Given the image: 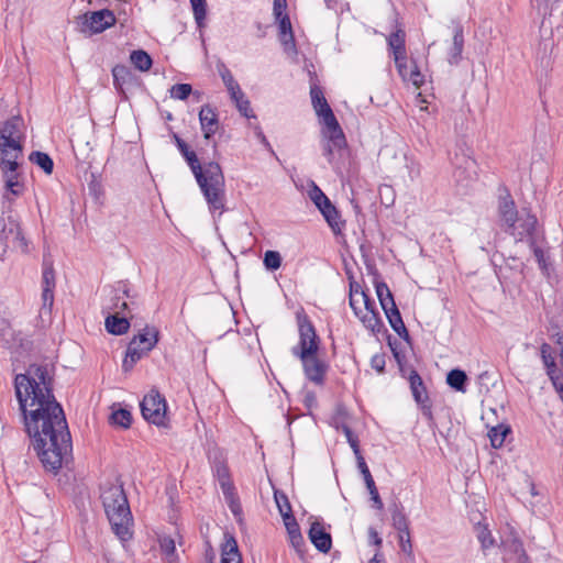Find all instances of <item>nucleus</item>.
I'll use <instances>...</instances> for the list:
<instances>
[{
	"mask_svg": "<svg viewBox=\"0 0 563 563\" xmlns=\"http://www.w3.org/2000/svg\"><path fill=\"white\" fill-rule=\"evenodd\" d=\"M362 322L374 333H379L382 330L386 331L379 314L375 310L371 309V311L362 318Z\"/></svg>",
	"mask_w": 563,
	"mask_h": 563,
	"instance_id": "obj_39",
	"label": "nucleus"
},
{
	"mask_svg": "<svg viewBox=\"0 0 563 563\" xmlns=\"http://www.w3.org/2000/svg\"><path fill=\"white\" fill-rule=\"evenodd\" d=\"M540 14L547 15L551 12L553 4L560 0H531Z\"/></svg>",
	"mask_w": 563,
	"mask_h": 563,
	"instance_id": "obj_51",
	"label": "nucleus"
},
{
	"mask_svg": "<svg viewBox=\"0 0 563 563\" xmlns=\"http://www.w3.org/2000/svg\"><path fill=\"white\" fill-rule=\"evenodd\" d=\"M504 547L507 552L516 554L518 556V561L527 556V552L523 548L522 541L516 536H511L510 538L505 540Z\"/></svg>",
	"mask_w": 563,
	"mask_h": 563,
	"instance_id": "obj_40",
	"label": "nucleus"
},
{
	"mask_svg": "<svg viewBox=\"0 0 563 563\" xmlns=\"http://www.w3.org/2000/svg\"><path fill=\"white\" fill-rule=\"evenodd\" d=\"M408 77L410 78V80L412 81V84L416 86V87H420L423 82V76L422 74L420 73L418 66L415 64L413 65V68L410 70Z\"/></svg>",
	"mask_w": 563,
	"mask_h": 563,
	"instance_id": "obj_60",
	"label": "nucleus"
},
{
	"mask_svg": "<svg viewBox=\"0 0 563 563\" xmlns=\"http://www.w3.org/2000/svg\"><path fill=\"white\" fill-rule=\"evenodd\" d=\"M324 220L331 228L332 232L338 235L342 233L345 227V221L341 219V214L336 207L330 201L319 209Z\"/></svg>",
	"mask_w": 563,
	"mask_h": 563,
	"instance_id": "obj_22",
	"label": "nucleus"
},
{
	"mask_svg": "<svg viewBox=\"0 0 563 563\" xmlns=\"http://www.w3.org/2000/svg\"><path fill=\"white\" fill-rule=\"evenodd\" d=\"M19 163L16 159L11 158H1L0 159V169L2 172L5 189L14 196H20L22 194L23 185L19 181Z\"/></svg>",
	"mask_w": 563,
	"mask_h": 563,
	"instance_id": "obj_13",
	"label": "nucleus"
},
{
	"mask_svg": "<svg viewBox=\"0 0 563 563\" xmlns=\"http://www.w3.org/2000/svg\"><path fill=\"white\" fill-rule=\"evenodd\" d=\"M238 110L240 113L245 118H253L254 114L250 108V101L244 97L241 98L240 101L235 103Z\"/></svg>",
	"mask_w": 563,
	"mask_h": 563,
	"instance_id": "obj_56",
	"label": "nucleus"
},
{
	"mask_svg": "<svg viewBox=\"0 0 563 563\" xmlns=\"http://www.w3.org/2000/svg\"><path fill=\"white\" fill-rule=\"evenodd\" d=\"M199 121L205 139H211L218 129L219 121L217 113L209 104L201 107L199 111Z\"/></svg>",
	"mask_w": 563,
	"mask_h": 563,
	"instance_id": "obj_20",
	"label": "nucleus"
},
{
	"mask_svg": "<svg viewBox=\"0 0 563 563\" xmlns=\"http://www.w3.org/2000/svg\"><path fill=\"white\" fill-rule=\"evenodd\" d=\"M113 86L115 90L126 98L125 90L130 88L135 81V75L125 65H115L112 68Z\"/></svg>",
	"mask_w": 563,
	"mask_h": 563,
	"instance_id": "obj_18",
	"label": "nucleus"
},
{
	"mask_svg": "<svg viewBox=\"0 0 563 563\" xmlns=\"http://www.w3.org/2000/svg\"><path fill=\"white\" fill-rule=\"evenodd\" d=\"M310 97L320 123L330 130L331 139L338 145L344 143V133L324 97L322 88L313 84L310 87Z\"/></svg>",
	"mask_w": 563,
	"mask_h": 563,
	"instance_id": "obj_4",
	"label": "nucleus"
},
{
	"mask_svg": "<svg viewBox=\"0 0 563 563\" xmlns=\"http://www.w3.org/2000/svg\"><path fill=\"white\" fill-rule=\"evenodd\" d=\"M309 197L316 205L318 209L322 208V206L330 202V199L324 195V192L316 185L312 184L311 189L309 190Z\"/></svg>",
	"mask_w": 563,
	"mask_h": 563,
	"instance_id": "obj_49",
	"label": "nucleus"
},
{
	"mask_svg": "<svg viewBox=\"0 0 563 563\" xmlns=\"http://www.w3.org/2000/svg\"><path fill=\"white\" fill-rule=\"evenodd\" d=\"M390 514H391L393 527L399 533H406V536L408 537V531H410L409 530V521L404 511V507L400 504L394 503V505L390 507Z\"/></svg>",
	"mask_w": 563,
	"mask_h": 563,
	"instance_id": "obj_28",
	"label": "nucleus"
},
{
	"mask_svg": "<svg viewBox=\"0 0 563 563\" xmlns=\"http://www.w3.org/2000/svg\"><path fill=\"white\" fill-rule=\"evenodd\" d=\"M190 3L192 5L196 23L201 27L207 15V2L206 0H190Z\"/></svg>",
	"mask_w": 563,
	"mask_h": 563,
	"instance_id": "obj_43",
	"label": "nucleus"
},
{
	"mask_svg": "<svg viewBox=\"0 0 563 563\" xmlns=\"http://www.w3.org/2000/svg\"><path fill=\"white\" fill-rule=\"evenodd\" d=\"M498 214L504 225H506V231L512 235H516L518 210L516 208L514 199L509 194H507L504 197H500L498 205Z\"/></svg>",
	"mask_w": 563,
	"mask_h": 563,
	"instance_id": "obj_14",
	"label": "nucleus"
},
{
	"mask_svg": "<svg viewBox=\"0 0 563 563\" xmlns=\"http://www.w3.org/2000/svg\"><path fill=\"white\" fill-rule=\"evenodd\" d=\"M42 286V308L49 311L54 303L55 272L53 265L46 262L43 264Z\"/></svg>",
	"mask_w": 563,
	"mask_h": 563,
	"instance_id": "obj_17",
	"label": "nucleus"
},
{
	"mask_svg": "<svg viewBox=\"0 0 563 563\" xmlns=\"http://www.w3.org/2000/svg\"><path fill=\"white\" fill-rule=\"evenodd\" d=\"M159 332L155 327L146 325L139 334L134 335L126 347L125 356L122 362V368L124 372H130L137 361H140V354L136 353L135 345L142 344L144 350L148 352L154 349L158 342Z\"/></svg>",
	"mask_w": 563,
	"mask_h": 563,
	"instance_id": "obj_7",
	"label": "nucleus"
},
{
	"mask_svg": "<svg viewBox=\"0 0 563 563\" xmlns=\"http://www.w3.org/2000/svg\"><path fill=\"white\" fill-rule=\"evenodd\" d=\"M274 498L283 519L289 516H294L289 499L284 492L275 490Z\"/></svg>",
	"mask_w": 563,
	"mask_h": 563,
	"instance_id": "obj_41",
	"label": "nucleus"
},
{
	"mask_svg": "<svg viewBox=\"0 0 563 563\" xmlns=\"http://www.w3.org/2000/svg\"><path fill=\"white\" fill-rule=\"evenodd\" d=\"M214 560H216V552H214L213 548L211 547L210 542L207 541L202 563H214Z\"/></svg>",
	"mask_w": 563,
	"mask_h": 563,
	"instance_id": "obj_64",
	"label": "nucleus"
},
{
	"mask_svg": "<svg viewBox=\"0 0 563 563\" xmlns=\"http://www.w3.org/2000/svg\"><path fill=\"white\" fill-rule=\"evenodd\" d=\"M299 342L291 349V353L296 357H307L318 354L320 347V338L316 332L309 317L303 312L296 313Z\"/></svg>",
	"mask_w": 563,
	"mask_h": 563,
	"instance_id": "obj_6",
	"label": "nucleus"
},
{
	"mask_svg": "<svg viewBox=\"0 0 563 563\" xmlns=\"http://www.w3.org/2000/svg\"><path fill=\"white\" fill-rule=\"evenodd\" d=\"M110 423L123 429H129L132 423V415L128 409L120 408L111 413Z\"/></svg>",
	"mask_w": 563,
	"mask_h": 563,
	"instance_id": "obj_38",
	"label": "nucleus"
},
{
	"mask_svg": "<svg viewBox=\"0 0 563 563\" xmlns=\"http://www.w3.org/2000/svg\"><path fill=\"white\" fill-rule=\"evenodd\" d=\"M100 498L106 511L107 509L113 510L117 503H121V505H123L125 503L126 495L122 485L111 484L102 488Z\"/></svg>",
	"mask_w": 563,
	"mask_h": 563,
	"instance_id": "obj_21",
	"label": "nucleus"
},
{
	"mask_svg": "<svg viewBox=\"0 0 563 563\" xmlns=\"http://www.w3.org/2000/svg\"><path fill=\"white\" fill-rule=\"evenodd\" d=\"M541 357L547 367L548 375L555 373L556 364L554 357L551 355V346L548 343L541 345Z\"/></svg>",
	"mask_w": 563,
	"mask_h": 563,
	"instance_id": "obj_47",
	"label": "nucleus"
},
{
	"mask_svg": "<svg viewBox=\"0 0 563 563\" xmlns=\"http://www.w3.org/2000/svg\"><path fill=\"white\" fill-rule=\"evenodd\" d=\"M478 540L483 549H488L494 544V539L490 531L487 528L481 529L478 532Z\"/></svg>",
	"mask_w": 563,
	"mask_h": 563,
	"instance_id": "obj_54",
	"label": "nucleus"
},
{
	"mask_svg": "<svg viewBox=\"0 0 563 563\" xmlns=\"http://www.w3.org/2000/svg\"><path fill=\"white\" fill-rule=\"evenodd\" d=\"M518 222L519 225H517L516 234L519 235L520 240L523 238V235H526L529 238L530 242L534 241L533 234L538 223L537 217L523 209L522 214L520 217L518 216L517 223Z\"/></svg>",
	"mask_w": 563,
	"mask_h": 563,
	"instance_id": "obj_24",
	"label": "nucleus"
},
{
	"mask_svg": "<svg viewBox=\"0 0 563 563\" xmlns=\"http://www.w3.org/2000/svg\"><path fill=\"white\" fill-rule=\"evenodd\" d=\"M143 418L157 427L167 426V404L158 391L152 390L140 404Z\"/></svg>",
	"mask_w": 563,
	"mask_h": 563,
	"instance_id": "obj_8",
	"label": "nucleus"
},
{
	"mask_svg": "<svg viewBox=\"0 0 563 563\" xmlns=\"http://www.w3.org/2000/svg\"><path fill=\"white\" fill-rule=\"evenodd\" d=\"M302 363L305 376L316 385H323L328 364L320 360L317 354L307 357H299Z\"/></svg>",
	"mask_w": 563,
	"mask_h": 563,
	"instance_id": "obj_12",
	"label": "nucleus"
},
{
	"mask_svg": "<svg viewBox=\"0 0 563 563\" xmlns=\"http://www.w3.org/2000/svg\"><path fill=\"white\" fill-rule=\"evenodd\" d=\"M276 21H278V38L284 52L290 56L297 55L298 51L289 15L284 14Z\"/></svg>",
	"mask_w": 563,
	"mask_h": 563,
	"instance_id": "obj_16",
	"label": "nucleus"
},
{
	"mask_svg": "<svg viewBox=\"0 0 563 563\" xmlns=\"http://www.w3.org/2000/svg\"><path fill=\"white\" fill-rule=\"evenodd\" d=\"M335 428L338 430H342V432L344 433V435L346 438L347 443L350 444V446L352 448V450L355 454V457L361 456L362 453L360 450V442H358L357 437L353 433L352 429L345 423L336 424Z\"/></svg>",
	"mask_w": 563,
	"mask_h": 563,
	"instance_id": "obj_42",
	"label": "nucleus"
},
{
	"mask_svg": "<svg viewBox=\"0 0 563 563\" xmlns=\"http://www.w3.org/2000/svg\"><path fill=\"white\" fill-rule=\"evenodd\" d=\"M3 198L8 201V206L3 207L0 214V257L11 252H27V241L24 238L19 219L13 214L11 208V199L7 195Z\"/></svg>",
	"mask_w": 563,
	"mask_h": 563,
	"instance_id": "obj_3",
	"label": "nucleus"
},
{
	"mask_svg": "<svg viewBox=\"0 0 563 563\" xmlns=\"http://www.w3.org/2000/svg\"><path fill=\"white\" fill-rule=\"evenodd\" d=\"M391 329L405 341H409V332L402 321L399 309L396 305H393L391 309L384 311Z\"/></svg>",
	"mask_w": 563,
	"mask_h": 563,
	"instance_id": "obj_26",
	"label": "nucleus"
},
{
	"mask_svg": "<svg viewBox=\"0 0 563 563\" xmlns=\"http://www.w3.org/2000/svg\"><path fill=\"white\" fill-rule=\"evenodd\" d=\"M322 135L325 139V141L322 144L323 155L327 157L329 163H332L334 150H343L346 146V139L344 137V143L340 145L335 144L334 141L331 139L330 130L327 129L324 125L322 128Z\"/></svg>",
	"mask_w": 563,
	"mask_h": 563,
	"instance_id": "obj_34",
	"label": "nucleus"
},
{
	"mask_svg": "<svg viewBox=\"0 0 563 563\" xmlns=\"http://www.w3.org/2000/svg\"><path fill=\"white\" fill-rule=\"evenodd\" d=\"M398 74L402 79H407L409 75L408 66H407V54L401 55V59L395 62Z\"/></svg>",
	"mask_w": 563,
	"mask_h": 563,
	"instance_id": "obj_59",
	"label": "nucleus"
},
{
	"mask_svg": "<svg viewBox=\"0 0 563 563\" xmlns=\"http://www.w3.org/2000/svg\"><path fill=\"white\" fill-rule=\"evenodd\" d=\"M106 329L114 335H122L128 332L130 322L126 317H119L118 313L110 314L106 318Z\"/></svg>",
	"mask_w": 563,
	"mask_h": 563,
	"instance_id": "obj_29",
	"label": "nucleus"
},
{
	"mask_svg": "<svg viewBox=\"0 0 563 563\" xmlns=\"http://www.w3.org/2000/svg\"><path fill=\"white\" fill-rule=\"evenodd\" d=\"M356 461H357V467H358L361 474L364 477V482H365L366 488H368V487H373L374 488L375 482H374V478H373V476H372V474L369 472V468H368V466H367L363 455L357 456Z\"/></svg>",
	"mask_w": 563,
	"mask_h": 563,
	"instance_id": "obj_50",
	"label": "nucleus"
},
{
	"mask_svg": "<svg viewBox=\"0 0 563 563\" xmlns=\"http://www.w3.org/2000/svg\"><path fill=\"white\" fill-rule=\"evenodd\" d=\"M408 382L415 401L419 405L423 417L431 423L433 422L432 405L427 393V388L421 376L415 368H411L408 375Z\"/></svg>",
	"mask_w": 563,
	"mask_h": 563,
	"instance_id": "obj_11",
	"label": "nucleus"
},
{
	"mask_svg": "<svg viewBox=\"0 0 563 563\" xmlns=\"http://www.w3.org/2000/svg\"><path fill=\"white\" fill-rule=\"evenodd\" d=\"M406 33L405 31L398 29L396 32L391 33L388 37V46L394 55V60L398 62L401 59V55L406 53Z\"/></svg>",
	"mask_w": 563,
	"mask_h": 563,
	"instance_id": "obj_27",
	"label": "nucleus"
},
{
	"mask_svg": "<svg viewBox=\"0 0 563 563\" xmlns=\"http://www.w3.org/2000/svg\"><path fill=\"white\" fill-rule=\"evenodd\" d=\"M222 493H223V496H224V500L225 503L229 505L231 503H235L240 499L238 493H236V489H235V486L234 484L233 485H230V486H227V487H223L221 488Z\"/></svg>",
	"mask_w": 563,
	"mask_h": 563,
	"instance_id": "obj_55",
	"label": "nucleus"
},
{
	"mask_svg": "<svg viewBox=\"0 0 563 563\" xmlns=\"http://www.w3.org/2000/svg\"><path fill=\"white\" fill-rule=\"evenodd\" d=\"M283 520L289 534L291 544L296 548L301 545L303 543V538L295 516L286 517Z\"/></svg>",
	"mask_w": 563,
	"mask_h": 563,
	"instance_id": "obj_35",
	"label": "nucleus"
},
{
	"mask_svg": "<svg viewBox=\"0 0 563 563\" xmlns=\"http://www.w3.org/2000/svg\"><path fill=\"white\" fill-rule=\"evenodd\" d=\"M161 549L163 551V553L166 555V556H172L175 554V551H176V547H175V541L174 539L169 538V537H165L161 540Z\"/></svg>",
	"mask_w": 563,
	"mask_h": 563,
	"instance_id": "obj_53",
	"label": "nucleus"
},
{
	"mask_svg": "<svg viewBox=\"0 0 563 563\" xmlns=\"http://www.w3.org/2000/svg\"><path fill=\"white\" fill-rule=\"evenodd\" d=\"M511 432V428L508 424H497L488 431V438L493 448H501L506 437Z\"/></svg>",
	"mask_w": 563,
	"mask_h": 563,
	"instance_id": "obj_32",
	"label": "nucleus"
},
{
	"mask_svg": "<svg viewBox=\"0 0 563 563\" xmlns=\"http://www.w3.org/2000/svg\"><path fill=\"white\" fill-rule=\"evenodd\" d=\"M106 514L113 532L119 537V539L122 541L130 540L132 538L131 526L133 523V518L128 498H125V503L123 505H121V503H117L113 510L107 509Z\"/></svg>",
	"mask_w": 563,
	"mask_h": 563,
	"instance_id": "obj_9",
	"label": "nucleus"
},
{
	"mask_svg": "<svg viewBox=\"0 0 563 563\" xmlns=\"http://www.w3.org/2000/svg\"><path fill=\"white\" fill-rule=\"evenodd\" d=\"M399 543L400 548L405 553H410L412 550V544L410 541V531H408V537L406 533H399Z\"/></svg>",
	"mask_w": 563,
	"mask_h": 563,
	"instance_id": "obj_63",
	"label": "nucleus"
},
{
	"mask_svg": "<svg viewBox=\"0 0 563 563\" xmlns=\"http://www.w3.org/2000/svg\"><path fill=\"white\" fill-rule=\"evenodd\" d=\"M367 489H368V493L371 495V499L374 503V507L377 508L378 510H382L383 507H384V504H383V501L380 499V496L378 494L376 485H374V488L373 487H368Z\"/></svg>",
	"mask_w": 563,
	"mask_h": 563,
	"instance_id": "obj_62",
	"label": "nucleus"
},
{
	"mask_svg": "<svg viewBox=\"0 0 563 563\" xmlns=\"http://www.w3.org/2000/svg\"><path fill=\"white\" fill-rule=\"evenodd\" d=\"M218 71H219V75L222 78V81L228 90L235 89L239 91L240 85L235 81L232 73L224 64H221L220 66H218Z\"/></svg>",
	"mask_w": 563,
	"mask_h": 563,
	"instance_id": "obj_45",
	"label": "nucleus"
},
{
	"mask_svg": "<svg viewBox=\"0 0 563 563\" xmlns=\"http://www.w3.org/2000/svg\"><path fill=\"white\" fill-rule=\"evenodd\" d=\"M29 159L44 170L45 174L51 175L54 168V162L51 156L44 152L34 151L30 154Z\"/></svg>",
	"mask_w": 563,
	"mask_h": 563,
	"instance_id": "obj_37",
	"label": "nucleus"
},
{
	"mask_svg": "<svg viewBox=\"0 0 563 563\" xmlns=\"http://www.w3.org/2000/svg\"><path fill=\"white\" fill-rule=\"evenodd\" d=\"M468 377L463 369L453 368L446 375V384L454 390L460 393L466 391Z\"/></svg>",
	"mask_w": 563,
	"mask_h": 563,
	"instance_id": "obj_30",
	"label": "nucleus"
},
{
	"mask_svg": "<svg viewBox=\"0 0 563 563\" xmlns=\"http://www.w3.org/2000/svg\"><path fill=\"white\" fill-rule=\"evenodd\" d=\"M213 475L218 479L221 488L233 485L229 466L223 460H216L213 467Z\"/></svg>",
	"mask_w": 563,
	"mask_h": 563,
	"instance_id": "obj_31",
	"label": "nucleus"
},
{
	"mask_svg": "<svg viewBox=\"0 0 563 563\" xmlns=\"http://www.w3.org/2000/svg\"><path fill=\"white\" fill-rule=\"evenodd\" d=\"M170 97L178 100H186L192 92V87L189 84H175L172 86Z\"/></svg>",
	"mask_w": 563,
	"mask_h": 563,
	"instance_id": "obj_48",
	"label": "nucleus"
},
{
	"mask_svg": "<svg viewBox=\"0 0 563 563\" xmlns=\"http://www.w3.org/2000/svg\"><path fill=\"white\" fill-rule=\"evenodd\" d=\"M130 60L140 71H147L153 65L152 57L143 49L133 51L130 55Z\"/></svg>",
	"mask_w": 563,
	"mask_h": 563,
	"instance_id": "obj_36",
	"label": "nucleus"
},
{
	"mask_svg": "<svg viewBox=\"0 0 563 563\" xmlns=\"http://www.w3.org/2000/svg\"><path fill=\"white\" fill-rule=\"evenodd\" d=\"M371 366L379 374L385 373V366H386L385 354L384 353L374 354L371 358Z\"/></svg>",
	"mask_w": 563,
	"mask_h": 563,
	"instance_id": "obj_52",
	"label": "nucleus"
},
{
	"mask_svg": "<svg viewBox=\"0 0 563 563\" xmlns=\"http://www.w3.org/2000/svg\"><path fill=\"white\" fill-rule=\"evenodd\" d=\"M221 563H242L238 542L230 533H224V543L221 547Z\"/></svg>",
	"mask_w": 563,
	"mask_h": 563,
	"instance_id": "obj_23",
	"label": "nucleus"
},
{
	"mask_svg": "<svg viewBox=\"0 0 563 563\" xmlns=\"http://www.w3.org/2000/svg\"><path fill=\"white\" fill-rule=\"evenodd\" d=\"M23 120L20 117H12L0 128V153L1 158L18 159L23 153L21 128Z\"/></svg>",
	"mask_w": 563,
	"mask_h": 563,
	"instance_id": "obj_5",
	"label": "nucleus"
},
{
	"mask_svg": "<svg viewBox=\"0 0 563 563\" xmlns=\"http://www.w3.org/2000/svg\"><path fill=\"white\" fill-rule=\"evenodd\" d=\"M375 289H376V295L378 297L379 303L384 311L391 309L393 305H396L394 296L386 283L376 282Z\"/></svg>",
	"mask_w": 563,
	"mask_h": 563,
	"instance_id": "obj_33",
	"label": "nucleus"
},
{
	"mask_svg": "<svg viewBox=\"0 0 563 563\" xmlns=\"http://www.w3.org/2000/svg\"><path fill=\"white\" fill-rule=\"evenodd\" d=\"M530 246L533 250L534 257H536L539 266L541 267V269H547V263H545L543 250L541 247L537 246L534 241L530 242Z\"/></svg>",
	"mask_w": 563,
	"mask_h": 563,
	"instance_id": "obj_57",
	"label": "nucleus"
},
{
	"mask_svg": "<svg viewBox=\"0 0 563 563\" xmlns=\"http://www.w3.org/2000/svg\"><path fill=\"white\" fill-rule=\"evenodd\" d=\"M15 397L30 445L43 467L57 474L71 455V435L62 405L54 396L47 364H31L14 377Z\"/></svg>",
	"mask_w": 563,
	"mask_h": 563,
	"instance_id": "obj_1",
	"label": "nucleus"
},
{
	"mask_svg": "<svg viewBox=\"0 0 563 563\" xmlns=\"http://www.w3.org/2000/svg\"><path fill=\"white\" fill-rule=\"evenodd\" d=\"M453 165V177L460 186L468 187L477 179V163L464 151H462V153H455Z\"/></svg>",
	"mask_w": 563,
	"mask_h": 563,
	"instance_id": "obj_10",
	"label": "nucleus"
},
{
	"mask_svg": "<svg viewBox=\"0 0 563 563\" xmlns=\"http://www.w3.org/2000/svg\"><path fill=\"white\" fill-rule=\"evenodd\" d=\"M309 539L311 543L322 553H328L332 547V538L331 534L328 533L323 526L314 521L311 523L309 532Z\"/></svg>",
	"mask_w": 563,
	"mask_h": 563,
	"instance_id": "obj_19",
	"label": "nucleus"
},
{
	"mask_svg": "<svg viewBox=\"0 0 563 563\" xmlns=\"http://www.w3.org/2000/svg\"><path fill=\"white\" fill-rule=\"evenodd\" d=\"M239 525L243 523V510L240 499L228 505Z\"/></svg>",
	"mask_w": 563,
	"mask_h": 563,
	"instance_id": "obj_58",
	"label": "nucleus"
},
{
	"mask_svg": "<svg viewBox=\"0 0 563 563\" xmlns=\"http://www.w3.org/2000/svg\"><path fill=\"white\" fill-rule=\"evenodd\" d=\"M263 263L266 269L277 271L282 265V256L277 251H266Z\"/></svg>",
	"mask_w": 563,
	"mask_h": 563,
	"instance_id": "obj_46",
	"label": "nucleus"
},
{
	"mask_svg": "<svg viewBox=\"0 0 563 563\" xmlns=\"http://www.w3.org/2000/svg\"><path fill=\"white\" fill-rule=\"evenodd\" d=\"M84 24L92 33H101L115 23V16L112 11L102 9L84 15Z\"/></svg>",
	"mask_w": 563,
	"mask_h": 563,
	"instance_id": "obj_15",
	"label": "nucleus"
},
{
	"mask_svg": "<svg viewBox=\"0 0 563 563\" xmlns=\"http://www.w3.org/2000/svg\"><path fill=\"white\" fill-rule=\"evenodd\" d=\"M287 1L286 0H274V15L275 19H279L282 15L287 14L286 11Z\"/></svg>",
	"mask_w": 563,
	"mask_h": 563,
	"instance_id": "obj_61",
	"label": "nucleus"
},
{
	"mask_svg": "<svg viewBox=\"0 0 563 563\" xmlns=\"http://www.w3.org/2000/svg\"><path fill=\"white\" fill-rule=\"evenodd\" d=\"M464 48V33L461 25H456L453 34V43L448 52V62L450 65H457L462 60Z\"/></svg>",
	"mask_w": 563,
	"mask_h": 563,
	"instance_id": "obj_25",
	"label": "nucleus"
},
{
	"mask_svg": "<svg viewBox=\"0 0 563 563\" xmlns=\"http://www.w3.org/2000/svg\"><path fill=\"white\" fill-rule=\"evenodd\" d=\"M190 3L192 5L196 23L201 27L207 15V2L206 0H190Z\"/></svg>",
	"mask_w": 563,
	"mask_h": 563,
	"instance_id": "obj_44",
	"label": "nucleus"
},
{
	"mask_svg": "<svg viewBox=\"0 0 563 563\" xmlns=\"http://www.w3.org/2000/svg\"><path fill=\"white\" fill-rule=\"evenodd\" d=\"M187 164L189 165L195 178L208 202L210 210L224 209V176L221 166L217 162H209L202 167L197 154L191 151L186 143L178 148Z\"/></svg>",
	"mask_w": 563,
	"mask_h": 563,
	"instance_id": "obj_2",
	"label": "nucleus"
}]
</instances>
